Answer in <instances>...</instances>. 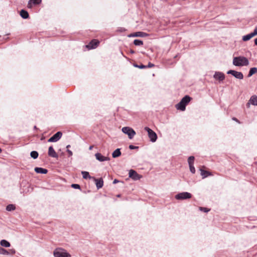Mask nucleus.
<instances>
[{
	"label": "nucleus",
	"instance_id": "49530a36",
	"mask_svg": "<svg viewBox=\"0 0 257 257\" xmlns=\"http://www.w3.org/2000/svg\"><path fill=\"white\" fill-rule=\"evenodd\" d=\"M2 149L0 148V153H2Z\"/></svg>",
	"mask_w": 257,
	"mask_h": 257
},
{
	"label": "nucleus",
	"instance_id": "b1692460",
	"mask_svg": "<svg viewBox=\"0 0 257 257\" xmlns=\"http://www.w3.org/2000/svg\"><path fill=\"white\" fill-rule=\"evenodd\" d=\"M256 73H257V68L252 67L249 69V71L247 75V77H250Z\"/></svg>",
	"mask_w": 257,
	"mask_h": 257
},
{
	"label": "nucleus",
	"instance_id": "ddd939ff",
	"mask_svg": "<svg viewBox=\"0 0 257 257\" xmlns=\"http://www.w3.org/2000/svg\"><path fill=\"white\" fill-rule=\"evenodd\" d=\"M213 78L220 82L222 81L225 79V75L221 72H215L213 75Z\"/></svg>",
	"mask_w": 257,
	"mask_h": 257
},
{
	"label": "nucleus",
	"instance_id": "f3484780",
	"mask_svg": "<svg viewBox=\"0 0 257 257\" xmlns=\"http://www.w3.org/2000/svg\"><path fill=\"white\" fill-rule=\"evenodd\" d=\"M48 154V156L51 157H53V158H58V155L56 153L53 146H52L49 147Z\"/></svg>",
	"mask_w": 257,
	"mask_h": 257
},
{
	"label": "nucleus",
	"instance_id": "a211bd4d",
	"mask_svg": "<svg viewBox=\"0 0 257 257\" xmlns=\"http://www.w3.org/2000/svg\"><path fill=\"white\" fill-rule=\"evenodd\" d=\"M34 170L37 173L42 174H46L48 171L47 169L41 167H35Z\"/></svg>",
	"mask_w": 257,
	"mask_h": 257
},
{
	"label": "nucleus",
	"instance_id": "cd10ccee",
	"mask_svg": "<svg viewBox=\"0 0 257 257\" xmlns=\"http://www.w3.org/2000/svg\"><path fill=\"white\" fill-rule=\"evenodd\" d=\"M134 44L136 46H142L143 45V42L141 40L135 39L134 41Z\"/></svg>",
	"mask_w": 257,
	"mask_h": 257
},
{
	"label": "nucleus",
	"instance_id": "f03ea898",
	"mask_svg": "<svg viewBox=\"0 0 257 257\" xmlns=\"http://www.w3.org/2000/svg\"><path fill=\"white\" fill-rule=\"evenodd\" d=\"M192 99V98L186 95L183 97L181 101L176 105V108L177 110L181 111H184L186 109V105L189 103Z\"/></svg>",
	"mask_w": 257,
	"mask_h": 257
},
{
	"label": "nucleus",
	"instance_id": "2f4dec72",
	"mask_svg": "<svg viewBox=\"0 0 257 257\" xmlns=\"http://www.w3.org/2000/svg\"><path fill=\"white\" fill-rule=\"evenodd\" d=\"M71 186L72 188L75 189H80L81 188L80 185L78 184H72Z\"/></svg>",
	"mask_w": 257,
	"mask_h": 257
},
{
	"label": "nucleus",
	"instance_id": "7c9ffc66",
	"mask_svg": "<svg viewBox=\"0 0 257 257\" xmlns=\"http://www.w3.org/2000/svg\"><path fill=\"white\" fill-rule=\"evenodd\" d=\"M134 66L136 68H139L140 69H144L146 68V65L141 64V65H138L137 64H134Z\"/></svg>",
	"mask_w": 257,
	"mask_h": 257
},
{
	"label": "nucleus",
	"instance_id": "a19ab883",
	"mask_svg": "<svg viewBox=\"0 0 257 257\" xmlns=\"http://www.w3.org/2000/svg\"><path fill=\"white\" fill-rule=\"evenodd\" d=\"M118 182H119V181H118V180H117V179H114V180H113V184H116V183H118Z\"/></svg>",
	"mask_w": 257,
	"mask_h": 257
},
{
	"label": "nucleus",
	"instance_id": "6e6552de",
	"mask_svg": "<svg viewBox=\"0 0 257 257\" xmlns=\"http://www.w3.org/2000/svg\"><path fill=\"white\" fill-rule=\"evenodd\" d=\"M128 176L130 178L135 181L139 180L142 178L141 175L138 174L136 171L133 169L130 170Z\"/></svg>",
	"mask_w": 257,
	"mask_h": 257
},
{
	"label": "nucleus",
	"instance_id": "f704fd0d",
	"mask_svg": "<svg viewBox=\"0 0 257 257\" xmlns=\"http://www.w3.org/2000/svg\"><path fill=\"white\" fill-rule=\"evenodd\" d=\"M9 255H13L16 253V250L14 248L8 250Z\"/></svg>",
	"mask_w": 257,
	"mask_h": 257
},
{
	"label": "nucleus",
	"instance_id": "09e8293b",
	"mask_svg": "<svg viewBox=\"0 0 257 257\" xmlns=\"http://www.w3.org/2000/svg\"><path fill=\"white\" fill-rule=\"evenodd\" d=\"M34 128H35V129H36V128H37L36 126H34Z\"/></svg>",
	"mask_w": 257,
	"mask_h": 257
},
{
	"label": "nucleus",
	"instance_id": "aec40b11",
	"mask_svg": "<svg viewBox=\"0 0 257 257\" xmlns=\"http://www.w3.org/2000/svg\"><path fill=\"white\" fill-rule=\"evenodd\" d=\"M121 153L120 152V149L117 148L115 151L113 152L112 153V157L113 158H116L119 157L121 155Z\"/></svg>",
	"mask_w": 257,
	"mask_h": 257
},
{
	"label": "nucleus",
	"instance_id": "de8ad7c7",
	"mask_svg": "<svg viewBox=\"0 0 257 257\" xmlns=\"http://www.w3.org/2000/svg\"><path fill=\"white\" fill-rule=\"evenodd\" d=\"M120 196V194H118V195H117V197H119Z\"/></svg>",
	"mask_w": 257,
	"mask_h": 257
},
{
	"label": "nucleus",
	"instance_id": "c03bdc74",
	"mask_svg": "<svg viewBox=\"0 0 257 257\" xmlns=\"http://www.w3.org/2000/svg\"><path fill=\"white\" fill-rule=\"evenodd\" d=\"M92 148H93V146H90L89 147V150H92Z\"/></svg>",
	"mask_w": 257,
	"mask_h": 257
},
{
	"label": "nucleus",
	"instance_id": "37998d69",
	"mask_svg": "<svg viewBox=\"0 0 257 257\" xmlns=\"http://www.w3.org/2000/svg\"><path fill=\"white\" fill-rule=\"evenodd\" d=\"M130 53H131V54H134V53H135V51H134V50H131V51H130Z\"/></svg>",
	"mask_w": 257,
	"mask_h": 257
},
{
	"label": "nucleus",
	"instance_id": "79ce46f5",
	"mask_svg": "<svg viewBox=\"0 0 257 257\" xmlns=\"http://www.w3.org/2000/svg\"><path fill=\"white\" fill-rule=\"evenodd\" d=\"M254 45L257 46V38L254 39Z\"/></svg>",
	"mask_w": 257,
	"mask_h": 257
},
{
	"label": "nucleus",
	"instance_id": "9b49d317",
	"mask_svg": "<svg viewBox=\"0 0 257 257\" xmlns=\"http://www.w3.org/2000/svg\"><path fill=\"white\" fill-rule=\"evenodd\" d=\"M99 41L96 39L92 40L88 45L86 46L89 50L95 49L99 45Z\"/></svg>",
	"mask_w": 257,
	"mask_h": 257
},
{
	"label": "nucleus",
	"instance_id": "a18cd8bd",
	"mask_svg": "<svg viewBox=\"0 0 257 257\" xmlns=\"http://www.w3.org/2000/svg\"><path fill=\"white\" fill-rule=\"evenodd\" d=\"M70 147V145H68L66 146V148L67 149H69V148Z\"/></svg>",
	"mask_w": 257,
	"mask_h": 257
},
{
	"label": "nucleus",
	"instance_id": "473e14b6",
	"mask_svg": "<svg viewBox=\"0 0 257 257\" xmlns=\"http://www.w3.org/2000/svg\"><path fill=\"white\" fill-rule=\"evenodd\" d=\"M189 169H190V172L192 174H195V167H194V165H189Z\"/></svg>",
	"mask_w": 257,
	"mask_h": 257
},
{
	"label": "nucleus",
	"instance_id": "9d476101",
	"mask_svg": "<svg viewBox=\"0 0 257 257\" xmlns=\"http://www.w3.org/2000/svg\"><path fill=\"white\" fill-rule=\"evenodd\" d=\"M257 35V27H255L253 32L250 33L248 34L244 35L242 37V40L243 41H247L251 39L255 36Z\"/></svg>",
	"mask_w": 257,
	"mask_h": 257
},
{
	"label": "nucleus",
	"instance_id": "bb28decb",
	"mask_svg": "<svg viewBox=\"0 0 257 257\" xmlns=\"http://www.w3.org/2000/svg\"><path fill=\"white\" fill-rule=\"evenodd\" d=\"M30 156L34 159H36L38 157L39 154L37 151H33L30 153Z\"/></svg>",
	"mask_w": 257,
	"mask_h": 257
},
{
	"label": "nucleus",
	"instance_id": "c9c22d12",
	"mask_svg": "<svg viewBox=\"0 0 257 257\" xmlns=\"http://www.w3.org/2000/svg\"><path fill=\"white\" fill-rule=\"evenodd\" d=\"M128 148L130 150L138 149L139 148L138 146H135L133 145H130Z\"/></svg>",
	"mask_w": 257,
	"mask_h": 257
},
{
	"label": "nucleus",
	"instance_id": "ea45409f",
	"mask_svg": "<svg viewBox=\"0 0 257 257\" xmlns=\"http://www.w3.org/2000/svg\"><path fill=\"white\" fill-rule=\"evenodd\" d=\"M232 120H233L238 123H240L239 121L236 117H233Z\"/></svg>",
	"mask_w": 257,
	"mask_h": 257
},
{
	"label": "nucleus",
	"instance_id": "20e7f679",
	"mask_svg": "<svg viewBox=\"0 0 257 257\" xmlns=\"http://www.w3.org/2000/svg\"><path fill=\"white\" fill-rule=\"evenodd\" d=\"M144 130L145 131L147 132L148 137L150 140V141H151L153 143L155 142L158 138L157 134L148 126L145 127Z\"/></svg>",
	"mask_w": 257,
	"mask_h": 257
},
{
	"label": "nucleus",
	"instance_id": "f257e3e1",
	"mask_svg": "<svg viewBox=\"0 0 257 257\" xmlns=\"http://www.w3.org/2000/svg\"><path fill=\"white\" fill-rule=\"evenodd\" d=\"M233 64L235 66L241 67L249 64L248 60L243 56L235 57L233 59Z\"/></svg>",
	"mask_w": 257,
	"mask_h": 257
},
{
	"label": "nucleus",
	"instance_id": "6ab92c4d",
	"mask_svg": "<svg viewBox=\"0 0 257 257\" xmlns=\"http://www.w3.org/2000/svg\"><path fill=\"white\" fill-rule=\"evenodd\" d=\"M20 15L24 19H27L29 18V14L28 12L24 9H22L20 11Z\"/></svg>",
	"mask_w": 257,
	"mask_h": 257
},
{
	"label": "nucleus",
	"instance_id": "2eb2a0df",
	"mask_svg": "<svg viewBox=\"0 0 257 257\" xmlns=\"http://www.w3.org/2000/svg\"><path fill=\"white\" fill-rule=\"evenodd\" d=\"M92 179L95 182L96 186L97 189L102 187L103 185V180L102 178L97 179L95 177H92Z\"/></svg>",
	"mask_w": 257,
	"mask_h": 257
},
{
	"label": "nucleus",
	"instance_id": "c85d7f7f",
	"mask_svg": "<svg viewBox=\"0 0 257 257\" xmlns=\"http://www.w3.org/2000/svg\"><path fill=\"white\" fill-rule=\"evenodd\" d=\"M0 254L3 255H9L8 250L0 246Z\"/></svg>",
	"mask_w": 257,
	"mask_h": 257
},
{
	"label": "nucleus",
	"instance_id": "5701e85b",
	"mask_svg": "<svg viewBox=\"0 0 257 257\" xmlns=\"http://www.w3.org/2000/svg\"><path fill=\"white\" fill-rule=\"evenodd\" d=\"M200 171H201V175L202 176L203 178H205L211 175V173L207 171H205V170H204L201 169Z\"/></svg>",
	"mask_w": 257,
	"mask_h": 257
},
{
	"label": "nucleus",
	"instance_id": "e433bc0d",
	"mask_svg": "<svg viewBox=\"0 0 257 257\" xmlns=\"http://www.w3.org/2000/svg\"><path fill=\"white\" fill-rule=\"evenodd\" d=\"M154 66L155 65L154 64H153L151 62H149L147 65H146V68H152V67H154Z\"/></svg>",
	"mask_w": 257,
	"mask_h": 257
},
{
	"label": "nucleus",
	"instance_id": "423d86ee",
	"mask_svg": "<svg viewBox=\"0 0 257 257\" xmlns=\"http://www.w3.org/2000/svg\"><path fill=\"white\" fill-rule=\"evenodd\" d=\"M192 195L191 193L187 192H184L178 193L175 196L177 200H185L191 198Z\"/></svg>",
	"mask_w": 257,
	"mask_h": 257
},
{
	"label": "nucleus",
	"instance_id": "1a4fd4ad",
	"mask_svg": "<svg viewBox=\"0 0 257 257\" xmlns=\"http://www.w3.org/2000/svg\"><path fill=\"white\" fill-rule=\"evenodd\" d=\"M62 133L61 132H57L48 140V142H56L58 141L62 137Z\"/></svg>",
	"mask_w": 257,
	"mask_h": 257
},
{
	"label": "nucleus",
	"instance_id": "c756f323",
	"mask_svg": "<svg viewBox=\"0 0 257 257\" xmlns=\"http://www.w3.org/2000/svg\"><path fill=\"white\" fill-rule=\"evenodd\" d=\"M194 159H195V158L193 156H190L188 158V163L189 165L194 164Z\"/></svg>",
	"mask_w": 257,
	"mask_h": 257
},
{
	"label": "nucleus",
	"instance_id": "412c9836",
	"mask_svg": "<svg viewBox=\"0 0 257 257\" xmlns=\"http://www.w3.org/2000/svg\"><path fill=\"white\" fill-rule=\"evenodd\" d=\"M249 102L252 105L254 106H257V96L256 95H253L252 96L249 100Z\"/></svg>",
	"mask_w": 257,
	"mask_h": 257
},
{
	"label": "nucleus",
	"instance_id": "58836bf2",
	"mask_svg": "<svg viewBox=\"0 0 257 257\" xmlns=\"http://www.w3.org/2000/svg\"><path fill=\"white\" fill-rule=\"evenodd\" d=\"M66 151L68 153V157H71L73 155L72 152L69 149H67Z\"/></svg>",
	"mask_w": 257,
	"mask_h": 257
},
{
	"label": "nucleus",
	"instance_id": "4468645a",
	"mask_svg": "<svg viewBox=\"0 0 257 257\" xmlns=\"http://www.w3.org/2000/svg\"><path fill=\"white\" fill-rule=\"evenodd\" d=\"M41 3L42 0H29L28 3L27 7L29 9H31L34 6L40 5Z\"/></svg>",
	"mask_w": 257,
	"mask_h": 257
},
{
	"label": "nucleus",
	"instance_id": "393cba45",
	"mask_svg": "<svg viewBox=\"0 0 257 257\" xmlns=\"http://www.w3.org/2000/svg\"><path fill=\"white\" fill-rule=\"evenodd\" d=\"M81 174L82 175V177L84 179H92L93 177H91L89 175V173L87 171H82Z\"/></svg>",
	"mask_w": 257,
	"mask_h": 257
},
{
	"label": "nucleus",
	"instance_id": "f8f14e48",
	"mask_svg": "<svg viewBox=\"0 0 257 257\" xmlns=\"http://www.w3.org/2000/svg\"><path fill=\"white\" fill-rule=\"evenodd\" d=\"M149 36V34L143 32H137L131 33L128 35V37H146Z\"/></svg>",
	"mask_w": 257,
	"mask_h": 257
},
{
	"label": "nucleus",
	"instance_id": "0eeeda50",
	"mask_svg": "<svg viewBox=\"0 0 257 257\" xmlns=\"http://www.w3.org/2000/svg\"><path fill=\"white\" fill-rule=\"evenodd\" d=\"M227 74H231L235 78L241 80L243 78V75L242 72L236 71L233 70H229L227 72Z\"/></svg>",
	"mask_w": 257,
	"mask_h": 257
},
{
	"label": "nucleus",
	"instance_id": "dca6fc26",
	"mask_svg": "<svg viewBox=\"0 0 257 257\" xmlns=\"http://www.w3.org/2000/svg\"><path fill=\"white\" fill-rule=\"evenodd\" d=\"M96 160L99 162H104L109 160V158L103 156L101 153H97L95 154Z\"/></svg>",
	"mask_w": 257,
	"mask_h": 257
},
{
	"label": "nucleus",
	"instance_id": "4c0bfd02",
	"mask_svg": "<svg viewBox=\"0 0 257 257\" xmlns=\"http://www.w3.org/2000/svg\"><path fill=\"white\" fill-rule=\"evenodd\" d=\"M125 30H126L125 28H122V27H120V28H118L117 31L119 32H123L125 31Z\"/></svg>",
	"mask_w": 257,
	"mask_h": 257
},
{
	"label": "nucleus",
	"instance_id": "4be33fe9",
	"mask_svg": "<svg viewBox=\"0 0 257 257\" xmlns=\"http://www.w3.org/2000/svg\"><path fill=\"white\" fill-rule=\"evenodd\" d=\"M0 244L2 246L5 247H9L11 246V243L5 239H2L1 240Z\"/></svg>",
	"mask_w": 257,
	"mask_h": 257
},
{
	"label": "nucleus",
	"instance_id": "a878e982",
	"mask_svg": "<svg viewBox=\"0 0 257 257\" xmlns=\"http://www.w3.org/2000/svg\"><path fill=\"white\" fill-rule=\"evenodd\" d=\"M16 209V206L14 204H10L6 206V210L8 211H14Z\"/></svg>",
	"mask_w": 257,
	"mask_h": 257
},
{
	"label": "nucleus",
	"instance_id": "72a5a7b5",
	"mask_svg": "<svg viewBox=\"0 0 257 257\" xmlns=\"http://www.w3.org/2000/svg\"><path fill=\"white\" fill-rule=\"evenodd\" d=\"M199 210L202 211L204 212H208L210 211V209H208L206 207H200Z\"/></svg>",
	"mask_w": 257,
	"mask_h": 257
},
{
	"label": "nucleus",
	"instance_id": "7ed1b4c3",
	"mask_svg": "<svg viewBox=\"0 0 257 257\" xmlns=\"http://www.w3.org/2000/svg\"><path fill=\"white\" fill-rule=\"evenodd\" d=\"M55 257H71V255L65 250L62 248H57L54 251Z\"/></svg>",
	"mask_w": 257,
	"mask_h": 257
},
{
	"label": "nucleus",
	"instance_id": "39448f33",
	"mask_svg": "<svg viewBox=\"0 0 257 257\" xmlns=\"http://www.w3.org/2000/svg\"><path fill=\"white\" fill-rule=\"evenodd\" d=\"M122 132L127 135L130 139H132L136 135V132L131 127L125 126L122 128Z\"/></svg>",
	"mask_w": 257,
	"mask_h": 257
}]
</instances>
